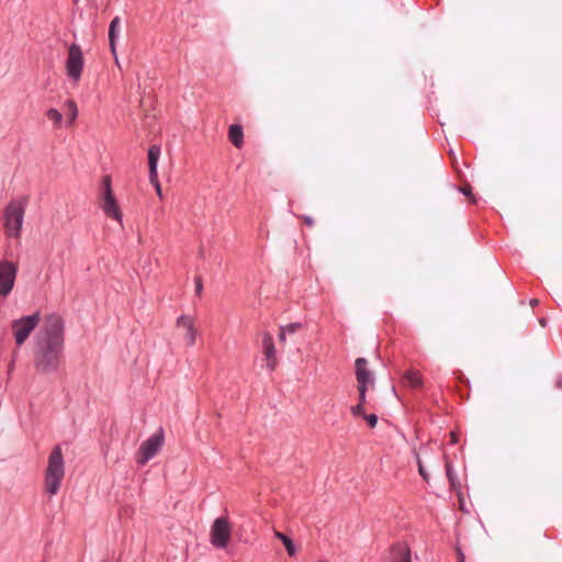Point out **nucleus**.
Here are the masks:
<instances>
[{"label": "nucleus", "instance_id": "f257e3e1", "mask_svg": "<svg viewBox=\"0 0 562 562\" xmlns=\"http://www.w3.org/2000/svg\"><path fill=\"white\" fill-rule=\"evenodd\" d=\"M64 346V323L59 315L46 316L37 336V348L34 353L35 369L44 374L58 370Z\"/></svg>", "mask_w": 562, "mask_h": 562}, {"label": "nucleus", "instance_id": "f03ea898", "mask_svg": "<svg viewBox=\"0 0 562 562\" xmlns=\"http://www.w3.org/2000/svg\"><path fill=\"white\" fill-rule=\"evenodd\" d=\"M65 476V464L61 448L56 446L48 457V464L45 472V491L56 495Z\"/></svg>", "mask_w": 562, "mask_h": 562}, {"label": "nucleus", "instance_id": "7ed1b4c3", "mask_svg": "<svg viewBox=\"0 0 562 562\" xmlns=\"http://www.w3.org/2000/svg\"><path fill=\"white\" fill-rule=\"evenodd\" d=\"M25 213V203L22 201H11L4 210V229L5 234L12 238H20L23 218Z\"/></svg>", "mask_w": 562, "mask_h": 562}, {"label": "nucleus", "instance_id": "20e7f679", "mask_svg": "<svg viewBox=\"0 0 562 562\" xmlns=\"http://www.w3.org/2000/svg\"><path fill=\"white\" fill-rule=\"evenodd\" d=\"M41 322L40 313H34L33 315L23 316L21 318L14 319L11 323L12 334L18 347H21L30 334L37 327Z\"/></svg>", "mask_w": 562, "mask_h": 562}, {"label": "nucleus", "instance_id": "39448f33", "mask_svg": "<svg viewBox=\"0 0 562 562\" xmlns=\"http://www.w3.org/2000/svg\"><path fill=\"white\" fill-rule=\"evenodd\" d=\"M165 441V435L162 429L151 435L148 439L142 442L137 454L136 461L138 464H146L151 458H154L161 449Z\"/></svg>", "mask_w": 562, "mask_h": 562}, {"label": "nucleus", "instance_id": "423d86ee", "mask_svg": "<svg viewBox=\"0 0 562 562\" xmlns=\"http://www.w3.org/2000/svg\"><path fill=\"white\" fill-rule=\"evenodd\" d=\"M232 537V525L227 517L216 518L210 530V542L218 549L227 547Z\"/></svg>", "mask_w": 562, "mask_h": 562}, {"label": "nucleus", "instance_id": "0eeeda50", "mask_svg": "<svg viewBox=\"0 0 562 562\" xmlns=\"http://www.w3.org/2000/svg\"><path fill=\"white\" fill-rule=\"evenodd\" d=\"M83 65L85 58L81 47L78 44H71L68 48V56L65 67L67 76L74 81V83L79 82L83 70Z\"/></svg>", "mask_w": 562, "mask_h": 562}, {"label": "nucleus", "instance_id": "6e6552de", "mask_svg": "<svg viewBox=\"0 0 562 562\" xmlns=\"http://www.w3.org/2000/svg\"><path fill=\"white\" fill-rule=\"evenodd\" d=\"M100 206L106 216L114 218L120 223L122 222V212L113 195L110 176H105L103 178V193L101 195Z\"/></svg>", "mask_w": 562, "mask_h": 562}, {"label": "nucleus", "instance_id": "1a4fd4ad", "mask_svg": "<svg viewBox=\"0 0 562 562\" xmlns=\"http://www.w3.org/2000/svg\"><path fill=\"white\" fill-rule=\"evenodd\" d=\"M18 272V266L11 261H0V295L5 297L12 291Z\"/></svg>", "mask_w": 562, "mask_h": 562}, {"label": "nucleus", "instance_id": "9d476101", "mask_svg": "<svg viewBox=\"0 0 562 562\" xmlns=\"http://www.w3.org/2000/svg\"><path fill=\"white\" fill-rule=\"evenodd\" d=\"M262 353L266 361V367L273 371L278 366L277 349L272 335L268 331L261 333Z\"/></svg>", "mask_w": 562, "mask_h": 562}, {"label": "nucleus", "instance_id": "9b49d317", "mask_svg": "<svg viewBox=\"0 0 562 562\" xmlns=\"http://www.w3.org/2000/svg\"><path fill=\"white\" fill-rule=\"evenodd\" d=\"M367 360L364 358H358L356 360V378L358 381V392H367L368 384H373L372 373L367 368Z\"/></svg>", "mask_w": 562, "mask_h": 562}, {"label": "nucleus", "instance_id": "f8f14e48", "mask_svg": "<svg viewBox=\"0 0 562 562\" xmlns=\"http://www.w3.org/2000/svg\"><path fill=\"white\" fill-rule=\"evenodd\" d=\"M176 326L184 329L187 345L192 347L195 344L198 336V329L194 325L193 318L189 315H181L178 317Z\"/></svg>", "mask_w": 562, "mask_h": 562}, {"label": "nucleus", "instance_id": "ddd939ff", "mask_svg": "<svg viewBox=\"0 0 562 562\" xmlns=\"http://www.w3.org/2000/svg\"><path fill=\"white\" fill-rule=\"evenodd\" d=\"M389 562H412L411 549L407 543H396L390 549Z\"/></svg>", "mask_w": 562, "mask_h": 562}, {"label": "nucleus", "instance_id": "4468645a", "mask_svg": "<svg viewBox=\"0 0 562 562\" xmlns=\"http://www.w3.org/2000/svg\"><path fill=\"white\" fill-rule=\"evenodd\" d=\"M160 157V147L158 145H151L148 149V167H149V180H155L157 173V165Z\"/></svg>", "mask_w": 562, "mask_h": 562}, {"label": "nucleus", "instance_id": "2eb2a0df", "mask_svg": "<svg viewBox=\"0 0 562 562\" xmlns=\"http://www.w3.org/2000/svg\"><path fill=\"white\" fill-rule=\"evenodd\" d=\"M403 380L412 389H418L423 385L422 374L415 369L407 370L403 375Z\"/></svg>", "mask_w": 562, "mask_h": 562}, {"label": "nucleus", "instance_id": "dca6fc26", "mask_svg": "<svg viewBox=\"0 0 562 562\" xmlns=\"http://www.w3.org/2000/svg\"><path fill=\"white\" fill-rule=\"evenodd\" d=\"M228 137L235 147L241 148L244 145L243 127L238 124L231 125L228 128Z\"/></svg>", "mask_w": 562, "mask_h": 562}, {"label": "nucleus", "instance_id": "f3484780", "mask_svg": "<svg viewBox=\"0 0 562 562\" xmlns=\"http://www.w3.org/2000/svg\"><path fill=\"white\" fill-rule=\"evenodd\" d=\"M121 20L119 16H115L109 26V42H110V49L112 55H115V47H116V37H117V30L120 27Z\"/></svg>", "mask_w": 562, "mask_h": 562}, {"label": "nucleus", "instance_id": "a211bd4d", "mask_svg": "<svg viewBox=\"0 0 562 562\" xmlns=\"http://www.w3.org/2000/svg\"><path fill=\"white\" fill-rule=\"evenodd\" d=\"M65 108L67 109V121L66 125L68 127L74 126V123L78 116V106L74 100H67L65 102Z\"/></svg>", "mask_w": 562, "mask_h": 562}, {"label": "nucleus", "instance_id": "6ab92c4d", "mask_svg": "<svg viewBox=\"0 0 562 562\" xmlns=\"http://www.w3.org/2000/svg\"><path fill=\"white\" fill-rule=\"evenodd\" d=\"M46 117L53 122L54 126L59 128L63 123V114L54 108H50L45 113Z\"/></svg>", "mask_w": 562, "mask_h": 562}, {"label": "nucleus", "instance_id": "aec40b11", "mask_svg": "<svg viewBox=\"0 0 562 562\" xmlns=\"http://www.w3.org/2000/svg\"><path fill=\"white\" fill-rule=\"evenodd\" d=\"M274 536L283 542L289 555L293 557L296 550L292 540L280 531H274Z\"/></svg>", "mask_w": 562, "mask_h": 562}, {"label": "nucleus", "instance_id": "412c9836", "mask_svg": "<svg viewBox=\"0 0 562 562\" xmlns=\"http://www.w3.org/2000/svg\"><path fill=\"white\" fill-rule=\"evenodd\" d=\"M364 403H366V392L359 393V403L351 407V413L356 416H361L364 414Z\"/></svg>", "mask_w": 562, "mask_h": 562}, {"label": "nucleus", "instance_id": "4be33fe9", "mask_svg": "<svg viewBox=\"0 0 562 562\" xmlns=\"http://www.w3.org/2000/svg\"><path fill=\"white\" fill-rule=\"evenodd\" d=\"M301 327H302L301 323H291L285 326H281V328H283V330L286 331V334H294L297 330H300Z\"/></svg>", "mask_w": 562, "mask_h": 562}, {"label": "nucleus", "instance_id": "5701e85b", "mask_svg": "<svg viewBox=\"0 0 562 562\" xmlns=\"http://www.w3.org/2000/svg\"><path fill=\"white\" fill-rule=\"evenodd\" d=\"M150 183L155 187V190H156V193L157 195L162 199L164 195H162V190H161V186H160V182L158 180V176H155V180H149Z\"/></svg>", "mask_w": 562, "mask_h": 562}, {"label": "nucleus", "instance_id": "b1692460", "mask_svg": "<svg viewBox=\"0 0 562 562\" xmlns=\"http://www.w3.org/2000/svg\"><path fill=\"white\" fill-rule=\"evenodd\" d=\"M361 416H362V417L368 422L369 426H370V427H372V428H373V427L376 425V423H378V417H376V415H374V414H370V415H366V414H363V415H361Z\"/></svg>", "mask_w": 562, "mask_h": 562}, {"label": "nucleus", "instance_id": "393cba45", "mask_svg": "<svg viewBox=\"0 0 562 562\" xmlns=\"http://www.w3.org/2000/svg\"><path fill=\"white\" fill-rule=\"evenodd\" d=\"M417 464H418V472H419V474L423 476V479L425 481H428L429 476L426 473L425 468H424V465L422 463V460L419 458H417Z\"/></svg>", "mask_w": 562, "mask_h": 562}, {"label": "nucleus", "instance_id": "a878e982", "mask_svg": "<svg viewBox=\"0 0 562 562\" xmlns=\"http://www.w3.org/2000/svg\"><path fill=\"white\" fill-rule=\"evenodd\" d=\"M278 337H279V341H280L281 344H285V340H286V331H284V330H283V328H281V327H280V329H279V335H278Z\"/></svg>", "mask_w": 562, "mask_h": 562}, {"label": "nucleus", "instance_id": "bb28decb", "mask_svg": "<svg viewBox=\"0 0 562 562\" xmlns=\"http://www.w3.org/2000/svg\"><path fill=\"white\" fill-rule=\"evenodd\" d=\"M302 220L304 224L308 227H312L314 225V220L311 216H302Z\"/></svg>", "mask_w": 562, "mask_h": 562}, {"label": "nucleus", "instance_id": "cd10ccee", "mask_svg": "<svg viewBox=\"0 0 562 562\" xmlns=\"http://www.w3.org/2000/svg\"><path fill=\"white\" fill-rule=\"evenodd\" d=\"M447 476H448L451 485L454 486V477H453L451 469L448 464H447Z\"/></svg>", "mask_w": 562, "mask_h": 562}, {"label": "nucleus", "instance_id": "c85d7f7f", "mask_svg": "<svg viewBox=\"0 0 562 562\" xmlns=\"http://www.w3.org/2000/svg\"><path fill=\"white\" fill-rule=\"evenodd\" d=\"M457 555H458L459 562H465L464 554L461 551V549H459V548H457Z\"/></svg>", "mask_w": 562, "mask_h": 562}, {"label": "nucleus", "instance_id": "c756f323", "mask_svg": "<svg viewBox=\"0 0 562 562\" xmlns=\"http://www.w3.org/2000/svg\"><path fill=\"white\" fill-rule=\"evenodd\" d=\"M461 190H462V192H463L465 195H468V196H470V195H471V188H470L469 186H467V187L462 188Z\"/></svg>", "mask_w": 562, "mask_h": 562}, {"label": "nucleus", "instance_id": "7c9ffc66", "mask_svg": "<svg viewBox=\"0 0 562 562\" xmlns=\"http://www.w3.org/2000/svg\"><path fill=\"white\" fill-rule=\"evenodd\" d=\"M196 292L200 293L202 291V281L200 279L196 280Z\"/></svg>", "mask_w": 562, "mask_h": 562}, {"label": "nucleus", "instance_id": "2f4dec72", "mask_svg": "<svg viewBox=\"0 0 562 562\" xmlns=\"http://www.w3.org/2000/svg\"><path fill=\"white\" fill-rule=\"evenodd\" d=\"M538 304H539V300H537V299H532V300L530 301V305H531L532 307L537 306Z\"/></svg>", "mask_w": 562, "mask_h": 562}, {"label": "nucleus", "instance_id": "473e14b6", "mask_svg": "<svg viewBox=\"0 0 562 562\" xmlns=\"http://www.w3.org/2000/svg\"><path fill=\"white\" fill-rule=\"evenodd\" d=\"M115 64L120 67V60L117 58V54L113 55Z\"/></svg>", "mask_w": 562, "mask_h": 562}, {"label": "nucleus", "instance_id": "72a5a7b5", "mask_svg": "<svg viewBox=\"0 0 562 562\" xmlns=\"http://www.w3.org/2000/svg\"><path fill=\"white\" fill-rule=\"evenodd\" d=\"M539 323H540V325H541L542 327H544V326H546L547 321H546V318H540V319H539Z\"/></svg>", "mask_w": 562, "mask_h": 562}]
</instances>
